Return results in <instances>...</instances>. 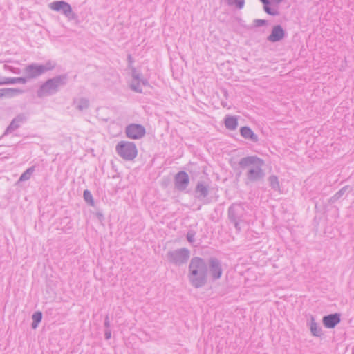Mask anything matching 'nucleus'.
Wrapping results in <instances>:
<instances>
[{
	"label": "nucleus",
	"mask_w": 354,
	"mask_h": 354,
	"mask_svg": "<svg viewBox=\"0 0 354 354\" xmlns=\"http://www.w3.org/2000/svg\"><path fill=\"white\" fill-rule=\"evenodd\" d=\"M3 67H4V68H6V69L9 68V66H8V65H6V64L3 66Z\"/></svg>",
	"instance_id": "nucleus-39"
},
{
	"label": "nucleus",
	"mask_w": 354,
	"mask_h": 354,
	"mask_svg": "<svg viewBox=\"0 0 354 354\" xmlns=\"http://www.w3.org/2000/svg\"><path fill=\"white\" fill-rule=\"evenodd\" d=\"M189 184V177L187 172L181 171L174 176V185L178 191H185Z\"/></svg>",
	"instance_id": "nucleus-12"
},
{
	"label": "nucleus",
	"mask_w": 354,
	"mask_h": 354,
	"mask_svg": "<svg viewBox=\"0 0 354 354\" xmlns=\"http://www.w3.org/2000/svg\"><path fill=\"white\" fill-rule=\"evenodd\" d=\"M286 37V31L281 25H275L272 27L271 33L268 36L267 40L270 42H278Z\"/></svg>",
	"instance_id": "nucleus-14"
},
{
	"label": "nucleus",
	"mask_w": 354,
	"mask_h": 354,
	"mask_svg": "<svg viewBox=\"0 0 354 354\" xmlns=\"http://www.w3.org/2000/svg\"><path fill=\"white\" fill-rule=\"evenodd\" d=\"M209 185L204 181H199L195 187V197L200 201L203 200L209 195Z\"/></svg>",
	"instance_id": "nucleus-16"
},
{
	"label": "nucleus",
	"mask_w": 354,
	"mask_h": 354,
	"mask_svg": "<svg viewBox=\"0 0 354 354\" xmlns=\"http://www.w3.org/2000/svg\"><path fill=\"white\" fill-rule=\"evenodd\" d=\"M224 95H225V97H227V91H226V90H224Z\"/></svg>",
	"instance_id": "nucleus-38"
},
{
	"label": "nucleus",
	"mask_w": 354,
	"mask_h": 354,
	"mask_svg": "<svg viewBox=\"0 0 354 354\" xmlns=\"http://www.w3.org/2000/svg\"><path fill=\"white\" fill-rule=\"evenodd\" d=\"M26 117L24 113L18 114L13 120L11 121L10 124L8 126L6 129L5 130L2 136H7L8 134L13 132L14 131L19 129L21 126V123H24L26 121Z\"/></svg>",
	"instance_id": "nucleus-13"
},
{
	"label": "nucleus",
	"mask_w": 354,
	"mask_h": 354,
	"mask_svg": "<svg viewBox=\"0 0 354 354\" xmlns=\"http://www.w3.org/2000/svg\"><path fill=\"white\" fill-rule=\"evenodd\" d=\"M115 151L123 160H133L138 154L136 145L133 142L120 141L115 146Z\"/></svg>",
	"instance_id": "nucleus-5"
},
{
	"label": "nucleus",
	"mask_w": 354,
	"mask_h": 354,
	"mask_svg": "<svg viewBox=\"0 0 354 354\" xmlns=\"http://www.w3.org/2000/svg\"><path fill=\"white\" fill-rule=\"evenodd\" d=\"M259 1L263 4V10L267 14L272 15V16H277L279 15L277 8L270 7V0H259Z\"/></svg>",
	"instance_id": "nucleus-20"
},
{
	"label": "nucleus",
	"mask_w": 354,
	"mask_h": 354,
	"mask_svg": "<svg viewBox=\"0 0 354 354\" xmlns=\"http://www.w3.org/2000/svg\"><path fill=\"white\" fill-rule=\"evenodd\" d=\"M68 80V75L66 73L47 80L37 91V96L39 98H42L55 95L59 91L60 87L67 84Z\"/></svg>",
	"instance_id": "nucleus-3"
},
{
	"label": "nucleus",
	"mask_w": 354,
	"mask_h": 354,
	"mask_svg": "<svg viewBox=\"0 0 354 354\" xmlns=\"http://www.w3.org/2000/svg\"><path fill=\"white\" fill-rule=\"evenodd\" d=\"M227 3L230 6L235 4L237 8L242 9L245 5V0H227Z\"/></svg>",
	"instance_id": "nucleus-29"
},
{
	"label": "nucleus",
	"mask_w": 354,
	"mask_h": 354,
	"mask_svg": "<svg viewBox=\"0 0 354 354\" xmlns=\"http://www.w3.org/2000/svg\"><path fill=\"white\" fill-rule=\"evenodd\" d=\"M270 186L272 187V189L274 191H279L280 186H279V182L278 180V178L275 175H271L268 177V179Z\"/></svg>",
	"instance_id": "nucleus-22"
},
{
	"label": "nucleus",
	"mask_w": 354,
	"mask_h": 354,
	"mask_svg": "<svg viewBox=\"0 0 354 354\" xmlns=\"http://www.w3.org/2000/svg\"><path fill=\"white\" fill-rule=\"evenodd\" d=\"M49 6L52 10L64 15L68 19H77V15L72 10L71 5L64 1H53L50 3Z\"/></svg>",
	"instance_id": "nucleus-9"
},
{
	"label": "nucleus",
	"mask_w": 354,
	"mask_h": 354,
	"mask_svg": "<svg viewBox=\"0 0 354 354\" xmlns=\"http://www.w3.org/2000/svg\"><path fill=\"white\" fill-rule=\"evenodd\" d=\"M241 136L248 140H250L254 142H257L259 141V138L257 134L254 133V131L248 126L242 127L240 129Z\"/></svg>",
	"instance_id": "nucleus-17"
},
{
	"label": "nucleus",
	"mask_w": 354,
	"mask_h": 354,
	"mask_svg": "<svg viewBox=\"0 0 354 354\" xmlns=\"http://www.w3.org/2000/svg\"><path fill=\"white\" fill-rule=\"evenodd\" d=\"M195 235H196L195 231L189 230L187 234V236H186V238H187V240L188 241V242H189L190 243H193L195 241V239H194Z\"/></svg>",
	"instance_id": "nucleus-30"
},
{
	"label": "nucleus",
	"mask_w": 354,
	"mask_h": 354,
	"mask_svg": "<svg viewBox=\"0 0 354 354\" xmlns=\"http://www.w3.org/2000/svg\"><path fill=\"white\" fill-rule=\"evenodd\" d=\"M104 337L106 340L109 339L111 337V331L110 328H105Z\"/></svg>",
	"instance_id": "nucleus-32"
},
{
	"label": "nucleus",
	"mask_w": 354,
	"mask_h": 354,
	"mask_svg": "<svg viewBox=\"0 0 354 354\" xmlns=\"http://www.w3.org/2000/svg\"><path fill=\"white\" fill-rule=\"evenodd\" d=\"M125 133L128 138L138 140L145 136L146 129L142 124L131 123L126 127Z\"/></svg>",
	"instance_id": "nucleus-11"
},
{
	"label": "nucleus",
	"mask_w": 354,
	"mask_h": 354,
	"mask_svg": "<svg viewBox=\"0 0 354 354\" xmlns=\"http://www.w3.org/2000/svg\"><path fill=\"white\" fill-rule=\"evenodd\" d=\"M132 80L129 85L130 88L134 92L142 93V89L141 85L144 86H149L148 80L144 77L143 75L138 71L135 68L131 69Z\"/></svg>",
	"instance_id": "nucleus-10"
},
{
	"label": "nucleus",
	"mask_w": 354,
	"mask_h": 354,
	"mask_svg": "<svg viewBox=\"0 0 354 354\" xmlns=\"http://www.w3.org/2000/svg\"><path fill=\"white\" fill-rule=\"evenodd\" d=\"M127 59H128V61H129V62L130 64L133 62V57H132V56L131 55H128Z\"/></svg>",
	"instance_id": "nucleus-37"
},
{
	"label": "nucleus",
	"mask_w": 354,
	"mask_h": 354,
	"mask_svg": "<svg viewBox=\"0 0 354 354\" xmlns=\"http://www.w3.org/2000/svg\"><path fill=\"white\" fill-rule=\"evenodd\" d=\"M12 72L15 73H19L18 71H12Z\"/></svg>",
	"instance_id": "nucleus-40"
},
{
	"label": "nucleus",
	"mask_w": 354,
	"mask_h": 354,
	"mask_svg": "<svg viewBox=\"0 0 354 354\" xmlns=\"http://www.w3.org/2000/svg\"><path fill=\"white\" fill-rule=\"evenodd\" d=\"M73 104H76L75 108L79 111H84L89 107V100L86 98L82 97L79 100H74Z\"/></svg>",
	"instance_id": "nucleus-21"
},
{
	"label": "nucleus",
	"mask_w": 354,
	"mask_h": 354,
	"mask_svg": "<svg viewBox=\"0 0 354 354\" xmlns=\"http://www.w3.org/2000/svg\"><path fill=\"white\" fill-rule=\"evenodd\" d=\"M7 97H12L22 94L24 91L20 88H6Z\"/></svg>",
	"instance_id": "nucleus-28"
},
{
	"label": "nucleus",
	"mask_w": 354,
	"mask_h": 354,
	"mask_svg": "<svg viewBox=\"0 0 354 354\" xmlns=\"http://www.w3.org/2000/svg\"><path fill=\"white\" fill-rule=\"evenodd\" d=\"M268 24V21L265 19H254L253 21V24L255 27H261L263 26H266Z\"/></svg>",
	"instance_id": "nucleus-31"
},
{
	"label": "nucleus",
	"mask_w": 354,
	"mask_h": 354,
	"mask_svg": "<svg viewBox=\"0 0 354 354\" xmlns=\"http://www.w3.org/2000/svg\"><path fill=\"white\" fill-rule=\"evenodd\" d=\"M310 330L313 336L321 337L323 335L322 328L315 322L313 316H310Z\"/></svg>",
	"instance_id": "nucleus-19"
},
{
	"label": "nucleus",
	"mask_w": 354,
	"mask_h": 354,
	"mask_svg": "<svg viewBox=\"0 0 354 354\" xmlns=\"http://www.w3.org/2000/svg\"><path fill=\"white\" fill-rule=\"evenodd\" d=\"M96 216L100 221H102L104 219V215L102 212H97Z\"/></svg>",
	"instance_id": "nucleus-36"
},
{
	"label": "nucleus",
	"mask_w": 354,
	"mask_h": 354,
	"mask_svg": "<svg viewBox=\"0 0 354 354\" xmlns=\"http://www.w3.org/2000/svg\"><path fill=\"white\" fill-rule=\"evenodd\" d=\"M35 166H32L28 168L20 176L19 180V181H26L30 178V176L35 171Z\"/></svg>",
	"instance_id": "nucleus-25"
},
{
	"label": "nucleus",
	"mask_w": 354,
	"mask_h": 354,
	"mask_svg": "<svg viewBox=\"0 0 354 354\" xmlns=\"http://www.w3.org/2000/svg\"><path fill=\"white\" fill-rule=\"evenodd\" d=\"M349 189H350V187L348 185H346V186L343 187L337 192H336L334 196H333L330 198L329 201L330 203H335L338 199H339L345 194V192H347Z\"/></svg>",
	"instance_id": "nucleus-23"
},
{
	"label": "nucleus",
	"mask_w": 354,
	"mask_h": 354,
	"mask_svg": "<svg viewBox=\"0 0 354 354\" xmlns=\"http://www.w3.org/2000/svg\"><path fill=\"white\" fill-rule=\"evenodd\" d=\"M223 106L225 107L226 105H225V103H222Z\"/></svg>",
	"instance_id": "nucleus-42"
},
{
	"label": "nucleus",
	"mask_w": 354,
	"mask_h": 354,
	"mask_svg": "<svg viewBox=\"0 0 354 354\" xmlns=\"http://www.w3.org/2000/svg\"><path fill=\"white\" fill-rule=\"evenodd\" d=\"M225 127L230 131L235 130L238 127V120L236 116L226 115L224 119Z\"/></svg>",
	"instance_id": "nucleus-18"
},
{
	"label": "nucleus",
	"mask_w": 354,
	"mask_h": 354,
	"mask_svg": "<svg viewBox=\"0 0 354 354\" xmlns=\"http://www.w3.org/2000/svg\"><path fill=\"white\" fill-rule=\"evenodd\" d=\"M8 84H26L27 83V80L26 76L19 77H8L7 79Z\"/></svg>",
	"instance_id": "nucleus-26"
},
{
	"label": "nucleus",
	"mask_w": 354,
	"mask_h": 354,
	"mask_svg": "<svg viewBox=\"0 0 354 354\" xmlns=\"http://www.w3.org/2000/svg\"><path fill=\"white\" fill-rule=\"evenodd\" d=\"M241 175V172L236 174L237 176H239Z\"/></svg>",
	"instance_id": "nucleus-41"
},
{
	"label": "nucleus",
	"mask_w": 354,
	"mask_h": 354,
	"mask_svg": "<svg viewBox=\"0 0 354 354\" xmlns=\"http://www.w3.org/2000/svg\"><path fill=\"white\" fill-rule=\"evenodd\" d=\"M3 97H7L6 88L0 89V98Z\"/></svg>",
	"instance_id": "nucleus-35"
},
{
	"label": "nucleus",
	"mask_w": 354,
	"mask_h": 354,
	"mask_svg": "<svg viewBox=\"0 0 354 354\" xmlns=\"http://www.w3.org/2000/svg\"><path fill=\"white\" fill-rule=\"evenodd\" d=\"M189 257L190 251L186 248L170 250L167 253L169 262L176 266H180L186 263Z\"/></svg>",
	"instance_id": "nucleus-7"
},
{
	"label": "nucleus",
	"mask_w": 354,
	"mask_h": 354,
	"mask_svg": "<svg viewBox=\"0 0 354 354\" xmlns=\"http://www.w3.org/2000/svg\"><path fill=\"white\" fill-rule=\"evenodd\" d=\"M7 78L8 77L0 76V85L8 84Z\"/></svg>",
	"instance_id": "nucleus-34"
},
{
	"label": "nucleus",
	"mask_w": 354,
	"mask_h": 354,
	"mask_svg": "<svg viewBox=\"0 0 354 354\" xmlns=\"http://www.w3.org/2000/svg\"><path fill=\"white\" fill-rule=\"evenodd\" d=\"M54 68L55 64L51 62H47L45 64H31L24 68V73L27 81H28L37 78Z\"/></svg>",
	"instance_id": "nucleus-6"
},
{
	"label": "nucleus",
	"mask_w": 354,
	"mask_h": 354,
	"mask_svg": "<svg viewBox=\"0 0 354 354\" xmlns=\"http://www.w3.org/2000/svg\"><path fill=\"white\" fill-rule=\"evenodd\" d=\"M246 209L241 203H232L228 208L227 216L238 232L241 230V223L245 221Z\"/></svg>",
	"instance_id": "nucleus-4"
},
{
	"label": "nucleus",
	"mask_w": 354,
	"mask_h": 354,
	"mask_svg": "<svg viewBox=\"0 0 354 354\" xmlns=\"http://www.w3.org/2000/svg\"><path fill=\"white\" fill-rule=\"evenodd\" d=\"M83 197L84 201L91 206H94L95 203L91 192L88 189L84 191Z\"/></svg>",
	"instance_id": "nucleus-27"
},
{
	"label": "nucleus",
	"mask_w": 354,
	"mask_h": 354,
	"mask_svg": "<svg viewBox=\"0 0 354 354\" xmlns=\"http://www.w3.org/2000/svg\"><path fill=\"white\" fill-rule=\"evenodd\" d=\"M341 322V315L335 313L325 315L322 318L324 326L329 329L334 328Z\"/></svg>",
	"instance_id": "nucleus-15"
},
{
	"label": "nucleus",
	"mask_w": 354,
	"mask_h": 354,
	"mask_svg": "<svg viewBox=\"0 0 354 354\" xmlns=\"http://www.w3.org/2000/svg\"><path fill=\"white\" fill-rule=\"evenodd\" d=\"M188 279L195 288L203 287L207 282L208 269L205 259L199 257L191 259L188 267Z\"/></svg>",
	"instance_id": "nucleus-1"
},
{
	"label": "nucleus",
	"mask_w": 354,
	"mask_h": 354,
	"mask_svg": "<svg viewBox=\"0 0 354 354\" xmlns=\"http://www.w3.org/2000/svg\"><path fill=\"white\" fill-rule=\"evenodd\" d=\"M32 322L31 326L33 329H35L42 319V313L40 311H37L34 313L33 315H32Z\"/></svg>",
	"instance_id": "nucleus-24"
},
{
	"label": "nucleus",
	"mask_w": 354,
	"mask_h": 354,
	"mask_svg": "<svg viewBox=\"0 0 354 354\" xmlns=\"http://www.w3.org/2000/svg\"><path fill=\"white\" fill-rule=\"evenodd\" d=\"M208 274L211 279L214 281L221 279L223 274V267L221 260L216 257H212L207 261Z\"/></svg>",
	"instance_id": "nucleus-8"
},
{
	"label": "nucleus",
	"mask_w": 354,
	"mask_h": 354,
	"mask_svg": "<svg viewBox=\"0 0 354 354\" xmlns=\"http://www.w3.org/2000/svg\"><path fill=\"white\" fill-rule=\"evenodd\" d=\"M264 161L257 156H247L240 159L239 165L243 170H246V183H254L263 179L265 172L262 167Z\"/></svg>",
	"instance_id": "nucleus-2"
},
{
	"label": "nucleus",
	"mask_w": 354,
	"mask_h": 354,
	"mask_svg": "<svg viewBox=\"0 0 354 354\" xmlns=\"http://www.w3.org/2000/svg\"><path fill=\"white\" fill-rule=\"evenodd\" d=\"M104 326L105 328H110V321H109V317L108 315H106V317L104 318Z\"/></svg>",
	"instance_id": "nucleus-33"
}]
</instances>
